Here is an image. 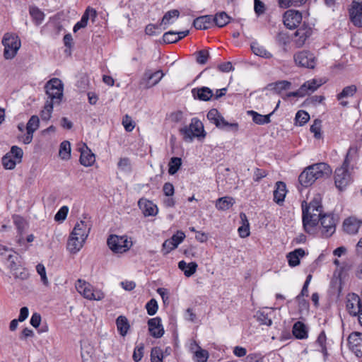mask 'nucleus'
<instances>
[{
	"mask_svg": "<svg viewBox=\"0 0 362 362\" xmlns=\"http://www.w3.org/2000/svg\"><path fill=\"white\" fill-rule=\"evenodd\" d=\"M230 16L224 11L217 13L213 16V25L215 24L219 28L226 25L230 22Z\"/></svg>",
	"mask_w": 362,
	"mask_h": 362,
	"instance_id": "37",
	"label": "nucleus"
},
{
	"mask_svg": "<svg viewBox=\"0 0 362 362\" xmlns=\"http://www.w3.org/2000/svg\"><path fill=\"white\" fill-rule=\"evenodd\" d=\"M182 165L181 158L177 157H173L168 163V173L170 175L175 174L180 169Z\"/></svg>",
	"mask_w": 362,
	"mask_h": 362,
	"instance_id": "48",
	"label": "nucleus"
},
{
	"mask_svg": "<svg viewBox=\"0 0 362 362\" xmlns=\"http://www.w3.org/2000/svg\"><path fill=\"white\" fill-rule=\"evenodd\" d=\"M75 287L77 291L88 300H101L105 298V293L100 289L95 288L85 280L78 279Z\"/></svg>",
	"mask_w": 362,
	"mask_h": 362,
	"instance_id": "5",
	"label": "nucleus"
},
{
	"mask_svg": "<svg viewBox=\"0 0 362 362\" xmlns=\"http://www.w3.org/2000/svg\"><path fill=\"white\" fill-rule=\"evenodd\" d=\"M5 263L9 268L12 275L16 279L24 280L28 279L29 274L27 269L22 267L21 262V257L16 252L10 251L4 259Z\"/></svg>",
	"mask_w": 362,
	"mask_h": 362,
	"instance_id": "3",
	"label": "nucleus"
},
{
	"mask_svg": "<svg viewBox=\"0 0 362 362\" xmlns=\"http://www.w3.org/2000/svg\"><path fill=\"white\" fill-rule=\"evenodd\" d=\"M197 267V264L194 262L187 263L182 260L178 263V268L184 272L187 277L192 276L196 272Z\"/></svg>",
	"mask_w": 362,
	"mask_h": 362,
	"instance_id": "30",
	"label": "nucleus"
},
{
	"mask_svg": "<svg viewBox=\"0 0 362 362\" xmlns=\"http://www.w3.org/2000/svg\"><path fill=\"white\" fill-rule=\"evenodd\" d=\"M302 21V14L298 11L288 10L283 16V22L284 25L290 29H295Z\"/></svg>",
	"mask_w": 362,
	"mask_h": 362,
	"instance_id": "13",
	"label": "nucleus"
},
{
	"mask_svg": "<svg viewBox=\"0 0 362 362\" xmlns=\"http://www.w3.org/2000/svg\"><path fill=\"white\" fill-rule=\"evenodd\" d=\"M144 344H140L139 345L136 346L134 350L133 353V359L135 362H138L141 360L144 356Z\"/></svg>",
	"mask_w": 362,
	"mask_h": 362,
	"instance_id": "63",
	"label": "nucleus"
},
{
	"mask_svg": "<svg viewBox=\"0 0 362 362\" xmlns=\"http://www.w3.org/2000/svg\"><path fill=\"white\" fill-rule=\"evenodd\" d=\"M30 15L31 16L33 21L36 25H40L42 23L45 18L44 13L37 7L32 6L29 9Z\"/></svg>",
	"mask_w": 362,
	"mask_h": 362,
	"instance_id": "44",
	"label": "nucleus"
},
{
	"mask_svg": "<svg viewBox=\"0 0 362 362\" xmlns=\"http://www.w3.org/2000/svg\"><path fill=\"white\" fill-rule=\"evenodd\" d=\"M17 163H19L8 155V153H6L2 158V165L6 169L12 170L16 167Z\"/></svg>",
	"mask_w": 362,
	"mask_h": 362,
	"instance_id": "50",
	"label": "nucleus"
},
{
	"mask_svg": "<svg viewBox=\"0 0 362 362\" xmlns=\"http://www.w3.org/2000/svg\"><path fill=\"white\" fill-rule=\"evenodd\" d=\"M293 61L296 66L307 69H314L316 58L313 53L308 50H301L293 54Z\"/></svg>",
	"mask_w": 362,
	"mask_h": 362,
	"instance_id": "10",
	"label": "nucleus"
},
{
	"mask_svg": "<svg viewBox=\"0 0 362 362\" xmlns=\"http://www.w3.org/2000/svg\"><path fill=\"white\" fill-rule=\"evenodd\" d=\"M251 49L252 52L257 55L266 59L272 57V54L268 52L264 47L259 45L257 42H253L251 45Z\"/></svg>",
	"mask_w": 362,
	"mask_h": 362,
	"instance_id": "43",
	"label": "nucleus"
},
{
	"mask_svg": "<svg viewBox=\"0 0 362 362\" xmlns=\"http://www.w3.org/2000/svg\"><path fill=\"white\" fill-rule=\"evenodd\" d=\"M286 185L284 182L279 181L275 185L274 190V201L279 205H282L286 194Z\"/></svg>",
	"mask_w": 362,
	"mask_h": 362,
	"instance_id": "25",
	"label": "nucleus"
},
{
	"mask_svg": "<svg viewBox=\"0 0 362 362\" xmlns=\"http://www.w3.org/2000/svg\"><path fill=\"white\" fill-rule=\"evenodd\" d=\"M177 246L176 245V244H175L170 238L164 241V243H163V245H162V252L164 254V255H167L168 254L169 252H170L172 250H175V248H177Z\"/></svg>",
	"mask_w": 362,
	"mask_h": 362,
	"instance_id": "60",
	"label": "nucleus"
},
{
	"mask_svg": "<svg viewBox=\"0 0 362 362\" xmlns=\"http://www.w3.org/2000/svg\"><path fill=\"white\" fill-rule=\"evenodd\" d=\"M86 240H83L78 236L72 235L70 233L67 240L66 248L71 254H76L83 247Z\"/></svg>",
	"mask_w": 362,
	"mask_h": 362,
	"instance_id": "24",
	"label": "nucleus"
},
{
	"mask_svg": "<svg viewBox=\"0 0 362 362\" xmlns=\"http://www.w3.org/2000/svg\"><path fill=\"white\" fill-rule=\"evenodd\" d=\"M116 325L119 333L124 337L129 329V324L125 316L120 315L116 320Z\"/></svg>",
	"mask_w": 362,
	"mask_h": 362,
	"instance_id": "36",
	"label": "nucleus"
},
{
	"mask_svg": "<svg viewBox=\"0 0 362 362\" xmlns=\"http://www.w3.org/2000/svg\"><path fill=\"white\" fill-rule=\"evenodd\" d=\"M53 105L49 100L46 101L43 110L40 112V117L42 120L47 121L50 119L53 111Z\"/></svg>",
	"mask_w": 362,
	"mask_h": 362,
	"instance_id": "49",
	"label": "nucleus"
},
{
	"mask_svg": "<svg viewBox=\"0 0 362 362\" xmlns=\"http://www.w3.org/2000/svg\"><path fill=\"white\" fill-rule=\"evenodd\" d=\"M350 20L355 26L362 27V1H353L349 9Z\"/></svg>",
	"mask_w": 362,
	"mask_h": 362,
	"instance_id": "17",
	"label": "nucleus"
},
{
	"mask_svg": "<svg viewBox=\"0 0 362 362\" xmlns=\"http://www.w3.org/2000/svg\"><path fill=\"white\" fill-rule=\"evenodd\" d=\"M139 205L140 208L143 209L145 216H155L158 213V208L152 202L140 199L139 201Z\"/></svg>",
	"mask_w": 362,
	"mask_h": 362,
	"instance_id": "29",
	"label": "nucleus"
},
{
	"mask_svg": "<svg viewBox=\"0 0 362 362\" xmlns=\"http://www.w3.org/2000/svg\"><path fill=\"white\" fill-rule=\"evenodd\" d=\"M358 157V148L356 146H351L349 147L342 164L349 167L350 163L354 160H356Z\"/></svg>",
	"mask_w": 362,
	"mask_h": 362,
	"instance_id": "39",
	"label": "nucleus"
},
{
	"mask_svg": "<svg viewBox=\"0 0 362 362\" xmlns=\"http://www.w3.org/2000/svg\"><path fill=\"white\" fill-rule=\"evenodd\" d=\"M325 82L321 79H312L306 81L301 86V90H303L305 93L307 94H310V93L316 90L320 86H321Z\"/></svg>",
	"mask_w": 362,
	"mask_h": 362,
	"instance_id": "34",
	"label": "nucleus"
},
{
	"mask_svg": "<svg viewBox=\"0 0 362 362\" xmlns=\"http://www.w3.org/2000/svg\"><path fill=\"white\" fill-rule=\"evenodd\" d=\"M8 153L18 163L21 162L23 152L20 147H18L16 146H12L11 151Z\"/></svg>",
	"mask_w": 362,
	"mask_h": 362,
	"instance_id": "54",
	"label": "nucleus"
},
{
	"mask_svg": "<svg viewBox=\"0 0 362 362\" xmlns=\"http://www.w3.org/2000/svg\"><path fill=\"white\" fill-rule=\"evenodd\" d=\"M158 308V303L154 299H151L146 304V309L147 310V313L149 315H154Z\"/></svg>",
	"mask_w": 362,
	"mask_h": 362,
	"instance_id": "57",
	"label": "nucleus"
},
{
	"mask_svg": "<svg viewBox=\"0 0 362 362\" xmlns=\"http://www.w3.org/2000/svg\"><path fill=\"white\" fill-rule=\"evenodd\" d=\"M207 119L213 124H214L218 128L226 129L228 127L234 128L235 130L238 129L237 123H229L225 120L223 116L216 109H211L207 113Z\"/></svg>",
	"mask_w": 362,
	"mask_h": 362,
	"instance_id": "12",
	"label": "nucleus"
},
{
	"mask_svg": "<svg viewBox=\"0 0 362 362\" xmlns=\"http://www.w3.org/2000/svg\"><path fill=\"white\" fill-rule=\"evenodd\" d=\"M337 220L334 216L331 214H321L319 222L320 226H318L317 230H320L321 235L324 238H329L335 232L336 224Z\"/></svg>",
	"mask_w": 362,
	"mask_h": 362,
	"instance_id": "9",
	"label": "nucleus"
},
{
	"mask_svg": "<svg viewBox=\"0 0 362 362\" xmlns=\"http://www.w3.org/2000/svg\"><path fill=\"white\" fill-rule=\"evenodd\" d=\"M235 203L233 198L230 197H223L216 200V207L218 210H227L230 209Z\"/></svg>",
	"mask_w": 362,
	"mask_h": 362,
	"instance_id": "40",
	"label": "nucleus"
},
{
	"mask_svg": "<svg viewBox=\"0 0 362 362\" xmlns=\"http://www.w3.org/2000/svg\"><path fill=\"white\" fill-rule=\"evenodd\" d=\"M301 206L303 229L310 235H315L317 232L320 217L322 214L321 197L319 195L315 196L309 204L304 201Z\"/></svg>",
	"mask_w": 362,
	"mask_h": 362,
	"instance_id": "1",
	"label": "nucleus"
},
{
	"mask_svg": "<svg viewBox=\"0 0 362 362\" xmlns=\"http://www.w3.org/2000/svg\"><path fill=\"white\" fill-rule=\"evenodd\" d=\"M276 40L279 45L286 46L290 42V37L286 33L279 32L276 37Z\"/></svg>",
	"mask_w": 362,
	"mask_h": 362,
	"instance_id": "59",
	"label": "nucleus"
},
{
	"mask_svg": "<svg viewBox=\"0 0 362 362\" xmlns=\"http://www.w3.org/2000/svg\"><path fill=\"white\" fill-rule=\"evenodd\" d=\"M191 92L194 99L202 101H209L214 96L213 90L206 86L194 88Z\"/></svg>",
	"mask_w": 362,
	"mask_h": 362,
	"instance_id": "21",
	"label": "nucleus"
},
{
	"mask_svg": "<svg viewBox=\"0 0 362 362\" xmlns=\"http://www.w3.org/2000/svg\"><path fill=\"white\" fill-rule=\"evenodd\" d=\"M91 229L89 221H80L77 222L71 231L72 235L78 236L83 240H86Z\"/></svg>",
	"mask_w": 362,
	"mask_h": 362,
	"instance_id": "18",
	"label": "nucleus"
},
{
	"mask_svg": "<svg viewBox=\"0 0 362 362\" xmlns=\"http://www.w3.org/2000/svg\"><path fill=\"white\" fill-rule=\"evenodd\" d=\"M312 35V28L305 25H302L295 33V37L293 42L296 47L300 48L303 47L308 37Z\"/></svg>",
	"mask_w": 362,
	"mask_h": 362,
	"instance_id": "16",
	"label": "nucleus"
},
{
	"mask_svg": "<svg viewBox=\"0 0 362 362\" xmlns=\"http://www.w3.org/2000/svg\"><path fill=\"white\" fill-rule=\"evenodd\" d=\"M322 122L320 119H315L314 123L310 127V132L313 133L315 139H320L322 137L321 127Z\"/></svg>",
	"mask_w": 362,
	"mask_h": 362,
	"instance_id": "53",
	"label": "nucleus"
},
{
	"mask_svg": "<svg viewBox=\"0 0 362 362\" xmlns=\"http://www.w3.org/2000/svg\"><path fill=\"white\" fill-rule=\"evenodd\" d=\"M292 332L297 339H303L308 337L307 327L300 321H298L293 325Z\"/></svg>",
	"mask_w": 362,
	"mask_h": 362,
	"instance_id": "33",
	"label": "nucleus"
},
{
	"mask_svg": "<svg viewBox=\"0 0 362 362\" xmlns=\"http://www.w3.org/2000/svg\"><path fill=\"white\" fill-rule=\"evenodd\" d=\"M69 212V208L66 206H62L54 216L56 221H63L66 219Z\"/></svg>",
	"mask_w": 362,
	"mask_h": 362,
	"instance_id": "62",
	"label": "nucleus"
},
{
	"mask_svg": "<svg viewBox=\"0 0 362 362\" xmlns=\"http://www.w3.org/2000/svg\"><path fill=\"white\" fill-rule=\"evenodd\" d=\"M247 114L252 117V121L259 125H263L266 124H269L270 120V117L273 114V112L270 114L263 115L261 114H259L258 112L254 111V110H250L247 112Z\"/></svg>",
	"mask_w": 362,
	"mask_h": 362,
	"instance_id": "32",
	"label": "nucleus"
},
{
	"mask_svg": "<svg viewBox=\"0 0 362 362\" xmlns=\"http://www.w3.org/2000/svg\"><path fill=\"white\" fill-rule=\"evenodd\" d=\"M117 165L122 171L130 172L132 170L130 160L128 158H121Z\"/></svg>",
	"mask_w": 362,
	"mask_h": 362,
	"instance_id": "64",
	"label": "nucleus"
},
{
	"mask_svg": "<svg viewBox=\"0 0 362 362\" xmlns=\"http://www.w3.org/2000/svg\"><path fill=\"white\" fill-rule=\"evenodd\" d=\"M160 24H148L145 28V33L148 35H158L160 33Z\"/></svg>",
	"mask_w": 362,
	"mask_h": 362,
	"instance_id": "61",
	"label": "nucleus"
},
{
	"mask_svg": "<svg viewBox=\"0 0 362 362\" xmlns=\"http://www.w3.org/2000/svg\"><path fill=\"white\" fill-rule=\"evenodd\" d=\"M163 352L157 347L153 348L151 352V362H163Z\"/></svg>",
	"mask_w": 362,
	"mask_h": 362,
	"instance_id": "58",
	"label": "nucleus"
},
{
	"mask_svg": "<svg viewBox=\"0 0 362 362\" xmlns=\"http://www.w3.org/2000/svg\"><path fill=\"white\" fill-rule=\"evenodd\" d=\"M40 119L37 115H33L28 120L26 125L27 133L24 136L23 141L25 144H30L33 137V133L39 127Z\"/></svg>",
	"mask_w": 362,
	"mask_h": 362,
	"instance_id": "19",
	"label": "nucleus"
},
{
	"mask_svg": "<svg viewBox=\"0 0 362 362\" xmlns=\"http://www.w3.org/2000/svg\"><path fill=\"white\" fill-rule=\"evenodd\" d=\"M145 77L147 78L146 88H150L156 85L163 78V74L162 71H157L151 73L149 70L145 71Z\"/></svg>",
	"mask_w": 362,
	"mask_h": 362,
	"instance_id": "31",
	"label": "nucleus"
},
{
	"mask_svg": "<svg viewBox=\"0 0 362 362\" xmlns=\"http://www.w3.org/2000/svg\"><path fill=\"white\" fill-rule=\"evenodd\" d=\"M179 16L180 11L177 9H173L166 12L160 21V25L172 24L175 19L178 18Z\"/></svg>",
	"mask_w": 362,
	"mask_h": 362,
	"instance_id": "38",
	"label": "nucleus"
},
{
	"mask_svg": "<svg viewBox=\"0 0 362 362\" xmlns=\"http://www.w3.org/2000/svg\"><path fill=\"white\" fill-rule=\"evenodd\" d=\"M47 100L53 105H59L63 98V83L57 78L50 79L45 86Z\"/></svg>",
	"mask_w": 362,
	"mask_h": 362,
	"instance_id": "6",
	"label": "nucleus"
},
{
	"mask_svg": "<svg viewBox=\"0 0 362 362\" xmlns=\"http://www.w3.org/2000/svg\"><path fill=\"white\" fill-rule=\"evenodd\" d=\"M357 91V88L355 85L346 86L343 88L342 91L337 95L338 100H341L344 98L353 96Z\"/></svg>",
	"mask_w": 362,
	"mask_h": 362,
	"instance_id": "47",
	"label": "nucleus"
},
{
	"mask_svg": "<svg viewBox=\"0 0 362 362\" xmlns=\"http://www.w3.org/2000/svg\"><path fill=\"white\" fill-rule=\"evenodd\" d=\"M305 255V250L302 248L296 249L287 255L288 265L291 267L298 266L300 264V258Z\"/></svg>",
	"mask_w": 362,
	"mask_h": 362,
	"instance_id": "28",
	"label": "nucleus"
},
{
	"mask_svg": "<svg viewBox=\"0 0 362 362\" xmlns=\"http://www.w3.org/2000/svg\"><path fill=\"white\" fill-rule=\"evenodd\" d=\"M163 40L166 44L175 43L178 42L177 32L168 31L163 34Z\"/></svg>",
	"mask_w": 362,
	"mask_h": 362,
	"instance_id": "55",
	"label": "nucleus"
},
{
	"mask_svg": "<svg viewBox=\"0 0 362 362\" xmlns=\"http://www.w3.org/2000/svg\"><path fill=\"white\" fill-rule=\"evenodd\" d=\"M193 25L196 29L206 30L213 25V16L205 15L196 18Z\"/></svg>",
	"mask_w": 362,
	"mask_h": 362,
	"instance_id": "26",
	"label": "nucleus"
},
{
	"mask_svg": "<svg viewBox=\"0 0 362 362\" xmlns=\"http://www.w3.org/2000/svg\"><path fill=\"white\" fill-rule=\"evenodd\" d=\"M257 320L262 325L270 326L272 323V319L269 317L267 313L264 311H259L257 313Z\"/></svg>",
	"mask_w": 362,
	"mask_h": 362,
	"instance_id": "56",
	"label": "nucleus"
},
{
	"mask_svg": "<svg viewBox=\"0 0 362 362\" xmlns=\"http://www.w3.org/2000/svg\"><path fill=\"white\" fill-rule=\"evenodd\" d=\"M348 342L350 349L357 357H362V333L354 332L349 334Z\"/></svg>",
	"mask_w": 362,
	"mask_h": 362,
	"instance_id": "15",
	"label": "nucleus"
},
{
	"mask_svg": "<svg viewBox=\"0 0 362 362\" xmlns=\"http://www.w3.org/2000/svg\"><path fill=\"white\" fill-rule=\"evenodd\" d=\"M148 331L151 335L155 338H160L164 334V329L161 323V319L156 317L148 320Z\"/></svg>",
	"mask_w": 362,
	"mask_h": 362,
	"instance_id": "20",
	"label": "nucleus"
},
{
	"mask_svg": "<svg viewBox=\"0 0 362 362\" xmlns=\"http://www.w3.org/2000/svg\"><path fill=\"white\" fill-rule=\"evenodd\" d=\"M316 344L320 348V351L323 354L324 356H327V337L325 331H322L315 341Z\"/></svg>",
	"mask_w": 362,
	"mask_h": 362,
	"instance_id": "45",
	"label": "nucleus"
},
{
	"mask_svg": "<svg viewBox=\"0 0 362 362\" xmlns=\"http://www.w3.org/2000/svg\"><path fill=\"white\" fill-rule=\"evenodd\" d=\"M109 248L115 253H123L128 251L132 243L126 235H110L107 240Z\"/></svg>",
	"mask_w": 362,
	"mask_h": 362,
	"instance_id": "8",
	"label": "nucleus"
},
{
	"mask_svg": "<svg viewBox=\"0 0 362 362\" xmlns=\"http://www.w3.org/2000/svg\"><path fill=\"white\" fill-rule=\"evenodd\" d=\"M185 141L191 142L194 137L204 138L206 133L203 123L197 118L193 117L189 126H185L180 129Z\"/></svg>",
	"mask_w": 362,
	"mask_h": 362,
	"instance_id": "4",
	"label": "nucleus"
},
{
	"mask_svg": "<svg viewBox=\"0 0 362 362\" xmlns=\"http://www.w3.org/2000/svg\"><path fill=\"white\" fill-rule=\"evenodd\" d=\"M362 308V299L355 293L349 294L346 300V309L353 316H358Z\"/></svg>",
	"mask_w": 362,
	"mask_h": 362,
	"instance_id": "14",
	"label": "nucleus"
},
{
	"mask_svg": "<svg viewBox=\"0 0 362 362\" xmlns=\"http://www.w3.org/2000/svg\"><path fill=\"white\" fill-rule=\"evenodd\" d=\"M81 356L83 362H94L95 349L88 341H81Z\"/></svg>",
	"mask_w": 362,
	"mask_h": 362,
	"instance_id": "23",
	"label": "nucleus"
},
{
	"mask_svg": "<svg viewBox=\"0 0 362 362\" xmlns=\"http://www.w3.org/2000/svg\"><path fill=\"white\" fill-rule=\"evenodd\" d=\"M362 222L355 218H348L345 219L343 223L344 230L349 234H356L358 233V229Z\"/></svg>",
	"mask_w": 362,
	"mask_h": 362,
	"instance_id": "27",
	"label": "nucleus"
},
{
	"mask_svg": "<svg viewBox=\"0 0 362 362\" xmlns=\"http://www.w3.org/2000/svg\"><path fill=\"white\" fill-rule=\"evenodd\" d=\"M334 184L340 191L344 190L352 181L351 174L349 171V167L341 165L335 170Z\"/></svg>",
	"mask_w": 362,
	"mask_h": 362,
	"instance_id": "11",
	"label": "nucleus"
},
{
	"mask_svg": "<svg viewBox=\"0 0 362 362\" xmlns=\"http://www.w3.org/2000/svg\"><path fill=\"white\" fill-rule=\"evenodd\" d=\"M310 119L309 114L304 110H299L296 115V121L300 126L304 125Z\"/></svg>",
	"mask_w": 362,
	"mask_h": 362,
	"instance_id": "52",
	"label": "nucleus"
},
{
	"mask_svg": "<svg viewBox=\"0 0 362 362\" xmlns=\"http://www.w3.org/2000/svg\"><path fill=\"white\" fill-rule=\"evenodd\" d=\"M209 358V353L207 351L202 349L199 347V350L195 351L194 358L196 362H206Z\"/></svg>",
	"mask_w": 362,
	"mask_h": 362,
	"instance_id": "51",
	"label": "nucleus"
},
{
	"mask_svg": "<svg viewBox=\"0 0 362 362\" xmlns=\"http://www.w3.org/2000/svg\"><path fill=\"white\" fill-rule=\"evenodd\" d=\"M332 174V169L325 163H318L306 168L299 175L298 181L305 187L310 186L317 180L325 179Z\"/></svg>",
	"mask_w": 362,
	"mask_h": 362,
	"instance_id": "2",
	"label": "nucleus"
},
{
	"mask_svg": "<svg viewBox=\"0 0 362 362\" xmlns=\"http://www.w3.org/2000/svg\"><path fill=\"white\" fill-rule=\"evenodd\" d=\"M90 16L92 18V20L93 21L95 20V18H96V16H97V12L95 11V9L88 6L86 9V11H85L84 13L83 14L81 20L78 22H77L75 24V25L74 26L73 31L74 33H76L81 28H86L87 26L88 21V19H89Z\"/></svg>",
	"mask_w": 362,
	"mask_h": 362,
	"instance_id": "22",
	"label": "nucleus"
},
{
	"mask_svg": "<svg viewBox=\"0 0 362 362\" xmlns=\"http://www.w3.org/2000/svg\"><path fill=\"white\" fill-rule=\"evenodd\" d=\"M291 83L288 81H279L268 85L270 90H274L276 93H280L282 90H287L290 88Z\"/></svg>",
	"mask_w": 362,
	"mask_h": 362,
	"instance_id": "41",
	"label": "nucleus"
},
{
	"mask_svg": "<svg viewBox=\"0 0 362 362\" xmlns=\"http://www.w3.org/2000/svg\"><path fill=\"white\" fill-rule=\"evenodd\" d=\"M59 156L64 159L67 160L71 156V144L68 141H64L60 144Z\"/></svg>",
	"mask_w": 362,
	"mask_h": 362,
	"instance_id": "46",
	"label": "nucleus"
},
{
	"mask_svg": "<svg viewBox=\"0 0 362 362\" xmlns=\"http://www.w3.org/2000/svg\"><path fill=\"white\" fill-rule=\"evenodd\" d=\"M2 44L4 46V57L6 59L14 58L21 45L18 37L9 33L4 35Z\"/></svg>",
	"mask_w": 362,
	"mask_h": 362,
	"instance_id": "7",
	"label": "nucleus"
},
{
	"mask_svg": "<svg viewBox=\"0 0 362 362\" xmlns=\"http://www.w3.org/2000/svg\"><path fill=\"white\" fill-rule=\"evenodd\" d=\"M95 160V155L86 147V150L81 151L80 163L81 165L88 167L91 166Z\"/></svg>",
	"mask_w": 362,
	"mask_h": 362,
	"instance_id": "35",
	"label": "nucleus"
},
{
	"mask_svg": "<svg viewBox=\"0 0 362 362\" xmlns=\"http://www.w3.org/2000/svg\"><path fill=\"white\" fill-rule=\"evenodd\" d=\"M240 217L243 222V226L239 227V228L238 230V233L241 238H246V237L249 236V235H250L249 222H248V220L245 214L240 213Z\"/></svg>",
	"mask_w": 362,
	"mask_h": 362,
	"instance_id": "42",
	"label": "nucleus"
}]
</instances>
